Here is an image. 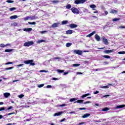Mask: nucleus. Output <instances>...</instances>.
<instances>
[{
    "instance_id": "nucleus-49",
    "label": "nucleus",
    "mask_w": 125,
    "mask_h": 125,
    "mask_svg": "<svg viewBox=\"0 0 125 125\" xmlns=\"http://www.w3.org/2000/svg\"><path fill=\"white\" fill-rule=\"evenodd\" d=\"M47 88H51V87H52V86H51V85H48L46 86Z\"/></svg>"
},
{
    "instance_id": "nucleus-29",
    "label": "nucleus",
    "mask_w": 125,
    "mask_h": 125,
    "mask_svg": "<svg viewBox=\"0 0 125 125\" xmlns=\"http://www.w3.org/2000/svg\"><path fill=\"white\" fill-rule=\"evenodd\" d=\"M103 57H104V58H106L107 59L111 58V57L109 55H104Z\"/></svg>"
},
{
    "instance_id": "nucleus-50",
    "label": "nucleus",
    "mask_w": 125,
    "mask_h": 125,
    "mask_svg": "<svg viewBox=\"0 0 125 125\" xmlns=\"http://www.w3.org/2000/svg\"><path fill=\"white\" fill-rule=\"evenodd\" d=\"M65 106H66V104H62L60 105V107H65Z\"/></svg>"
},
{
    "instance_id": "nucleus-37",
    "label": "nucleus",
    "mask_w": 125,
    "mask_h": 125,
    "mask_svg": "<svg viewBox=\"0 0 125 125\" xmlns=\"http://www.w3.org/2000/svg\"><path fill=\"white\" fill-rule=\"evenodd\" d=\"M102 111H109V108L108 107H105L104 108H103L102 109Z\"/></svg>"
},
{
    "instance_id": "nucleus-21",
    "label": "nucleus",
    "mask_w": 125,
    "mask_h": 125,
    "mask_svg": "<svg viewBox=\"0 0 125 125\" xmlns=\"http://www.w3.org/2000/svg\"><path fill=\"white\" fill-rule=\"evenodd\" d=\"M12 69H14V66H12L10 67H6L4 68V70L6 71L7 70H12Z\"/></svg>"
},
{
    "instance_id": "nucleus-4",
    "label": "nucleus",
    "mask_w": 125,
    "mask_h": 125,
    "mask_svg": "<svg viewBox=\"0 0 125 125\" xmlns=\"http://www.w3.org/2000/svg\"><path fill=\"white\" fill-rule=\"evenodd\" d=\"M85 1H86V0H76L74 1V3L75 4H80L81 3H84Z\"/></svg>"
},
{
    "instance_id": "nucleus-38",
    "label": "nucleus",
    "mask_w": 125,
    "mask_h": 125,
    "mask_svg": "<svg viewBox=\"0 0 125 125\" xmlns=\"http://www.w3.org/2000/svg\"><path fill=\"white\" fill-rule=\"evenodd\" d=\"M57 71L58 73H64V70H61V69H58Z\"/></svg>"
},
{
    "instance_id": "nucleus-17",
    "label": "nucleus",
    "mask_w": 125,
    "mask_h": 125,
    "mask_svg": "<svg viewBox=\"0 0 125 125\" xmlns=\"http://www.w3.org/2000/svg\"><path fill=\"white\" fill-rule=\"evenodd\" d=\"M74 103H80L81 104H82V103H83V100H78L76 102H75Z\"/></svg>"
},
{
    "instance_id": "nucleus-16",
    "label": "nucleus",
    "mask_w": 125,
    "mask_h": 125,
    "mask_svg": "<svg viewBox=\"0 0 125 125\" xmlns=\"http://www.w3.org/2000/svg\"><path fill=\"white\" fill-rule=\"evenodd\" d=\"M58 25H59V23H54L52 24V28H56V27H58Z\"/></svg>"
},
{
    "instance_id": "nucleus-36",
    "label": "nucleus",
    "mask_w": 125,
    "mask_h": 125,
    "mask_svg": "<svg viewBox=\"0 0 125 125\" xmlns=\"http://www.w3.org/2000/svg\"><path fill=\"white\" fill-rule=\"evenodd\" d=\"M6 2H8V3H13V2H14V1H12L11 0H7L6 1Z\"/></svg>"
},
{
    "instance_id": "nucleus-39",
    "label": "nucleus",
    "mask_w": 125,
    "mask_h": 125,
    "mask_svg": "<svg viewBox=\"0 0 125 125\" xmlns=\"http://www.w3.org/2000/svg\"><path fill=\"white\" fill-rule=\"evenodd\" d=\"M4 110H5V107L3 106L0 107V112H1V111H4Z\"/></svg>"
},
{
    "instance_id": "nucleus-10",
    "label": "nucleus",
    "mask_w": 125,
    "mask_h": 125,
    "mask_svg": "<svg viewBox=\"0 0 125 125\" xmlns=\"http://www.w3.org/2000/svg\"><path fill=\"white\" fill-rule=\"evenodd\" d=\"M96 33V32L95 31H93L92 33H90L89 34L87 35L86 36L87 38H90V37H92V36H93V35H94Z\"/></svg>"
},
{
    "instance_id": "nucleus-3",
    "label": "nucleus",
    "mask_w": 125,
    "mask_h": 125,
    "mask_svg": "<svg viewBox=\"0 0 125 125\" xmlns=\"http://www.w3.org/2000/svg\"><path fill=\"white\" fill-rule=\"evenodd\" d=\"M33 44H34V42H33V41H28L27 42H25L24 43L23 46H30V45H33Z\"/></svg>"
},
{
    "instance_id": "nucleus-35",
    "label": "nucleus",
    "mask_w": 125,
    "mask_h": 125,
    "mask_svg": "<svg viewBox=\"0 0 125 125\" xmlns=\"http://www.w3.org/2000/svg\"><path fill=\"white\" fill-rule=\"evenodd\" d=\"M24 21H27V20H30V17L29 16H27L25 18H24Z\"/></svg>"
},
{
    "instance_id": "nucleus-20",
    "label": "nucleus",
    "mask_w": 125,
    "mask_h": 125,
    "mask_svg": "<svg viewBox=\"0 0 125 125\" xmlns=\"http://www.w3.org/2000/svg\"><path fill=\"white\" fill-rule=\"evenodd\" d=\"M90 7L91 8H92L93 10H96L95 8L96 7V5H94V4H91L90 5Z\"/></svg>"
},
{
    "instance_id": "nucleus-54",
    "label": "nucleus",
    "mask_w": 125,
    "mask_h": 125,
    "mask_svg": "<svg viewBox=\"0 0 125 125\" xmlns=\"http://www.w3.org/2000/svg\"><path fill=\"white\" fill-rule=\"evenodd\" d=\"M103 88H109V86L106 85V86H104L103 87Z\"/></svg>"
},
{
    "instance_id": "nucleus-24",
    "label": "nucleus",
    "mask_w": 125,
    "mask_h": 125,
    "mask_svg": "<svg viewBox=\"0 0 125 125\" xmlns=\"http://www.w3.org/2000/svg\"><path fill=\"white\" fill-rule=\"evenodd\" d=\"M68 23V21H62V25H66Z\"/></svg>"
},
{
    "instance_id": "nucleus-42",
    "label": "nucleus",
    "mask_w": 125,
    "mask_h": 125,
    "mask_svg": "<svg viewBox=\"0 0 125 125\" xmlns=\"http://www.w3.org/2000/svg\"><path fill=\"white\" fill-rule=\"evenodd\" d=\"M10 64H13V62H7L6 63H5V65H9Z\"/></svg>"
},
{
    "instance_id": "nucleus-22",
    "label": "nucleus",
    "mask_w": 125,
    "mask_h": 125,
    "mask_svg": "<svg viewBox=\"0 0 125 125\" xmlns=\"http://www.w3.org/2000/svg\"><path fill=\"white\" fill-rule=\"evenodd\" d=\"M110 13H118V11L114 9H111L110 11Z\"/></svg>"
},
{
    "instance_id": "nucleus-48",
    "label": "nucleus",
    "mask_w": 125,
    "mask_h": 125,
    "mask_svg": "<svg viewBox=\"0 0 125 125\" xmlns=\"http://www.w3.org/2000/svg\"><path fill=\"white\" fill-rule=\"evenodd\" d=\"M65 121H66V119L63 118L62 120H60V123H62V122H65Z\"/></svg>"
},
{
    "instance_id": "nucleus-13",
    "label": "nucleus",
    "mask_w": 125,
    "mask_h": 125,
    "mask_svg": "<svg viewBox=\"0 0 125 125\" xmlns=\"http://www.w3.org/2000/svg\"><path fill=\"white\" fill-rule=\"evenodd\" d=\"M89 116H90V114H89V113H86V114H84L82 116V118H83V119H85V118H88V117H89Z\"/></svg>"
},
{
    "instance_id": "nucleus-27",
    "label": "nucleus",
    "mask_w": 125,
    "mask_h": 125,
    "mask_svg": "<svg viewBox=\"0 0 125 125\" xmlns=\"http://www.w3.org/2000/svg\"><path fill=\"white\" fill-rule=\"evenodd\" d=\"M62 112H57L55 113L54 116L55 117L56 116H60V115H61L62 114Z\"/></svg>"
},
{
    "instance_id": "nucleus-33",
    "label": "nucleus",
    "mask_w": 125,
    "mask_h": 125,
    "mask_svg": "<svg viewBox=\"0 0 125 125\" xmlns=\"http://www.w3.org/2000/svg\"><path fill=\"white\" fill-rule=\"evenodd\" d=\"M30 20H35V19H36V16H33L31 17H30Z\"/></svg>"
},
{
    "instance_id": "nucleus-26",
    "label": "nucleus",
    "mask_w": 125,
    "mask_h": 125,
    "mask_svg": "<svg viewBox=\"0 0 125 125\" xmlns=\"http://www.w3.org/2000/svg\"><path fill=\"white\" fill-rule=\"evenodd\" d=\"M13 50L12 49H7L5 50V52H11Z\"/></svg>"
},
{
    "instance_id": "nucleus-2",
    "label": "nucleus",
    "mask_w": 125,
    "mask_h": 125,
    "mask_svg": "<svg viewBox=\"0 0 125 125\" xmlns=\"http://www.w3.org/2000/svg\"><path fill=\"white\" fill-rule=\"evenodd\" d=\"M71 11L74 14H80V11L78 9V8L76 7H72L71 8Z\"/></svg>"
},
{
    "instance_id": "nucleus-19",
    "label": "nucleus",
    "mask_w": 125,
    "mask_h": 125,
    "mask_svg": "<svg viewBox=\"0 0 125 125\" xmlns=\"http://www.w3.org/2000/svg\"><path fill=\"white\" fill-rule=\"evenodd\" d=\"M9 45V44H6V45H5L3 43H1L0 44V47H6V46H8Z\"/></svg>"
},
{
    "instance_id": "nucleus-25",
    "label": "nucleus",
    "mask_w": 125,
    "mask_h": 125,
    "mask_svg": "<svg viewBox=\"0 0 125 125\" xmlns=\"http://www.w3.org/2000/svg\"><path fill=\"white\" fill-rule=\"evenodd\" d=\"M38 43H41V42H45V40H39L37 42Z\"/></svg>"
},
{
    "instance_id": "nucleus-28",
    "label": "nucleus",
    "mask_w": 125,
    "mask_h": 125,
    "mask_svg": "<svg viewBox=\"0 0 125 125\" xmlns=\"http://www.w3.org/2000/svg\"><path fill=\"white\" fill-rule=\"evenodd\" d=\"M77 100V98H73L69 100L70 102H73V101H76Z\"/></svg>"
},
{
    "instance_id": "nucleus-46",
    "label": "nucleus",
    "mask_w": 125,
    "mask_h": 125,
    "mask_svg": "<svg viewBox=\"0 0 125 125\" xmlns=\"http://www.w3.org/2000/svg\"><path fill=\"white\" fill-rule=\"evenodd\" d=\"M19 98H23V97H24V95L21 94V95H19Z\"/></svg>"
},
{
    "instance_id": "nucleus-47",
    "label": "nucleus",
    "mask_w": 125,
    "mask_h": 125,
    "mask_svg": "<svg viewBox=\"0 0 125 125\" xmlns=\"http://www.w3.org/2000/svg\"><path fill=\"white\" fill-rule=\"evenodd\" d=\"M24 64H18L17 65V67H22V66H23Z\"/></svg>"
},
{
    "instance_id": "nucleus-14",
    "label": "nucleus",
    "mask_w": 125,
    "mask_h": 125,
    "mask_svg": "<svg viewBox=\"0 0 125 125\" xmlns=\"http://www.w3.org/2000/svg\"><path fill=\"white\" fill-rule=\"evenodd\" d=\"M65 34L66 35H71V34H73V30L69 29L66 31Z\"/></svg>"
},
{
    "instance_id": "nucleus-64",
    "label": "nucleus",
    "mask_w": 125,
    "mask_h": 125,
    "mask_svg": "<svg viewBox=\"0 0 125 125\" xmlns=\"http://www.w3.org/2000/svg\"><path fill=\"white\" fill-rule=\"evenodd\" d=\"M16 82H19V80H16L13 81V83H16Z\"/></svg>"
},
{
    "instance_id": "nucleus-40",
    "label": "nucleus",
    "mask_w": 125,
    "mask_h": 125,
    "mask_svg": "<svg viewBox=\"0 0 125 125\" xmlns=\"http://www.w3.org/2000/svg\"><path fill=\"white\" fill-rule=\"evenodd\" d=\"M10 11H13V10H16V8L15 7H12L9 8Z\"/></svg>"
},
{
    "instance_id": "nucleus-8",
    "label": "nucleus",
    "mask_w": 125,
    "mask_h": 125,
    "mask_svg": "<svg viewBox=\"0 0 125 125\" xmlns=\"http://www.w3.org/2000/svg\"><path fill=\"white\" fill-rule=\"evenodd\" d=\"M69 27L71 29H74L75 28H77V27H78V25L74 24V23H71V24H69Z\"/></svg>"
},
{
    "instance_id": "nucleus-15",
    "label": "nucleus",
    "mask_w": 125,
    "mask_h": 125,
    "mask_svg": "<svg viewBox=\"0 0 125 125\" xmlns=\"http://www.w3.org/2000/svg\"><path fill=\"white\" fill-rule=\"evenodd\" d=\"M3 95L5 97V98H8V97H9V96H10V93H4L3 94Z\"/></svg>"
},
{
    "instance_id": "nucleus-5",
    "label": "nucleus",
    "mask_w": 125,
    "mask_h": 125,
    "mask_svg": "<svg viewBox=\"0 0 125 125\" xmlns=\"http://www.w3.org/2000/svg\"><path fill=\"white\" fill-rule=\"evenodd\" d=\"M103 42L105 44V45H108L109 44V42H108V40L106 39L105 36L103 37Z\"/></svg>"
},
{
    "instance_id": "nucleus-57",
    "label": "nucleus",
    "mask_w": 125,
    "mask_h": 125,
    "mask_svg": "<svg viewBox=\"0 0 125 125\" xmlns=\"http://www.w3.org/2000/svg\"><path fill=\"white\" fill-rule=\"evenodd\" d=\"M110 95H105L104 96H103V97H109V96H110Z\"/></svg>"
},
{
    "instance_id": "nucleus-60",
    "label": "nucleus",
    "mask_w": 125,
    "mask_h": 125,
    "mask_svg": "<svg viewBox=\"0 0 125 125\" xmlns=\"http://www.w3.org/2000/svg\"><path fill=\"white\" fill-rule=\"evenodd\" d=\"M97 93H99V91H96L95 92H94V94H97Z\"/></svg>"
},
{
    "instance_id": "nucleus-12",
    "label": "nucleus",
    "mask_w": 125,
    "mask_h": 125,
    "mask_svg": "<svg viewBox=\"0 0 125 125\" xmlns=\"http://www.w3.org/2000/svg\"><path fill=\"white\" fill-rule=\"evenodd\" d=\"M23 31L24 32H31V31H33V28H24L23 29Z\"/></svg>"
},
{
    "instance_id": "nucleus-63",
    "label": "nucleus",
    "mask_w": 125,
    "mask_h": 125,
    "mask_svg": "<svg viewBox=\"0 0 125 125\" xmlns=\"http://www.w3.org/2000/svg\"><path fill=\"white\" fill-rule=\"evenodd\" d=\"M119 28L121 29H125V26H120Z\"/></svg>"
},
{
    "instance_id": "nucleus-34",
    "label": "nucleus",
    "mask_w": 125,
    "mask_h": 125,
    "mask_svg": "<svg viewBox=\"0 0 125 125\" xmlns=\"http://www.w3.org/2000/svg\"><path fill=\"white\" fill-rule=\"evenodd\" d=\"M72 45V43H69V42H68V43H66V47H70V46Z\"/></svg>"
},
{
    "instance_id": "nucleus-7",
    "label": "nucleus",
    "mask_w": 125,
    "mask_h": 125,
    "mask_svg": "<svg viewBox=\"0 0 125 125\" xmlns=\"http://www.w3.org/2000/svg\"><path fill=\"white\" fill-rule=\"evenodd\" d=\"M104 53H106V54H109V53H111V52H114V49L112 50H105L104 51Z\"/></svg>"
},
{
    "instance_id": "nucleus-44",
    "label": "nucleus",
    "mask_w": 125,
    "mask_h": 125,
    "mask_svg": "<svg viewBox=\"0 0 125 125\" xmlns=\"http://www.w3.org/2000/svg\"><path fill=\"white\" fill-rule=\"evenodd\" d=\"M14 114H15V112H11V113H8L7 114V116H10V115H14Z\"/></svg>"
},
{
    "instance_id": "nucleus-6",
    "label": "nucleus",
    "mask_w": 125,
    "mask_h": 125,
    "mask_svg": "<svg viewBox=\"0 0 125 125\" xmlns=\"http://www.w3.org/2000/svg\"><path fill=\"white\" fill-rule=\"evenodd\" d=\"M74 52L78 55H82L83 54V52L80 50H75L74 51Z\"/></svg>"
},
{
    "instance_id": "nucleus-31",
    "label": "nucleus",
    "mask_w": 125,
    "mask_h": 125,
    "mask_svg": "<svg viewBox=\"0 0 125 125\" xmlns=\"http://www.w3.org/2000/svg\"><path fill=\"white\" fill-rule=\"evenodd\" d=\"M73 67H79V66H81V64L80 63H74L73 64Z\"/></svg>"
},
{
    "instance_id": "nucleus-52",
    "label": "nucleus",
    "mask_w": 125,
    "mask_h": 125,
    "mask_svg": "<svg viewBox=\"0 0 125 125\" xmlns=\"http://www.w3.org/2000/svg\"><path fill=\"white\" fill-rule=\"evenodd\" d=\"M84 97H86V94H84L82 96V98H84Z\"/></svg>"
},
{
    "instance_id": "nucleus-1",
    "label": "nucleus",
    "mask_w": 125,
    "mask_h": 125,
    "mask_svg": "<svg viewBox=\"0 0 125 125\" xmlns=\"http://www.w3.org/2000/svg\"><path fill=\"white\" fill-rule=\"evenodd\" d=\"M33 62H34L33 60H29L27 61H24L23 62V63H24V64H26V65L30 64V65H31V66H35V63Z\"/></svg>"
},
{
    "instance_id": "nucleus-9",
    "label": "nucleus",
    "mask_w": 125,
    "mask_h": 125,
    "mask_svg": "<svg viewBox=\"0 0 125 125\" xmlns=\"http://www.w3.org/2000/svg\"><path fill=\"white\" fill-rule=\"evenodd\" d=\"M125 107V104H121L119 105H117L116 106L115 109L116 110H118V109H121L122 108H124Z\"/></svg>"
},
{
    "instance_id": "nucleus-11",
    "label": "nucleus",
    "mask_w": 125,
    "mask_h": 125,
    "mask_svg": "<svg viewBox=\"0 0 125 125\" xmlns=\"http://www.w3.org/2000/svg\"><path fill=\"white\" fill-rule=\"evenodd\" d=\"M95 39L97 42H100V36L98 34H96L95 36Z\"/></svg>"
},
{
    "instance_id": "nucleus-41",
    "label": "nucleus",
    "mask_w": 125,
    "mask_h": 125,
    "mask_svg": "<svg viewBox=\"0 0 125 125\" xmlns=\"http://www.w3.org/2000/svg\"><path fill=\"white\" fill-rule=\"evenodd\" d=\"M28 24H30V25H36V22H28Z\"/></svg>"
},
{
    "instance_id": "nucleus-23",
    "label": "nucleus",
    "mask_w": 125,
    "mask_h": 125,
    "mask_svg": "<svg viewBox=\"0 0 125 125\" xmlns=\"http://www.w3.org/2000/svg\"><path fill=\"white\" fill-rule=\"evenodd\" d=\"M65 7L66 9H70L71 7H72V6L71 5V4H68L66 5Z\"/></svg>"
},
{
    "instance_id": "nucleus-51",
    "label": "nucleus",
    "mask_w": 125,
    "mask_h": 125,
    "mask_svg": "<svg viewBox=\"0 0 125 125\" xmlns=\"http://www.w3.org/2000/svg\"><path fill=\"white\" fill-rule=\"evenodd\" d=\"M79 110H86V108L84 107H81L79 108Z\"/></svg>"
},
{
    "instance_id": "nucleus-53",
    "label": "nucleus",
    "mask_w": 125,
    "mask_h": 125,
    "mask_svg": "<svg viewBox=\"0 0 125 125\" xmlns=\"http://www.w3.org/2000/svg\"><path fill=\"white\" fill-rule=\"evenodd\" d=\"M13 108V107L11 106L8 107L7 110H11V109H12Z\"/></svg>"
},
{
    "instance_id": "nucleus-18",
    "label": "nucleus",
    "mask_w": 125,
    "mask_h": 125,
    "mask_svg": "<svg viewBox=\"0 0 125 125\" xmlns=\"http://www.w3.org/2000/svg\"><path fill=\"white\" fill-rule=\"evenodd\" d=\"M10 19L13 20V19H16V18H18V16L17 15H14L10 17Z\"/></svg>"
},
{
    "instance_id": "nucleus-45",
    "label": "nucleus",
    "mask_w": 125,
    "mask_h": 125,
    "mask_svg": "<svg viewBox=\"0 0 125 125\" xmlns=\"http://www.w3.org/2000/svg\"><path fill=\"white\" fill-rule=\"evenodd\" d=\"M44 84H41L38 85V87H39V88H41V87H42L43 86H44Z\"/></svg>"
},
{
    "instance_id": "nucleus-62",
    "label": "nucleus",
    "mask_w": 125,
    "mask_h": 125,
    "mask_svg": "<svg viewBox=\"0 0 125 125\" xmlns=\"http://www.w3.org/2000/svg\"><path fill=\"white\" fill-rule=\"evenodd\" d=\"M83 124H84V122H81V123H79L78 124V125H83Z\"/></svg>"
},
{
    "instance_id": "nucleus-32",
    "label": "nucleus",
    "mask_w": 125,
    "mask_h": 125,
    "mask_svg": "<svg viewBox=\"0 0 125 125\" xmlns=\"http://www.w3.org/2000/svg\"><path fill=\"white\" fill-rule=\"evenodd\" d=\"M120 20H121V19H120V18H115V19H113L112 20V21H113V22H115V21H120Z\"/></svg>"
},
{
    "instance_id": "nucleus-43",
    "label": "nucleus",
    "mask_w": 125,
    "mask_h": 125,
    "mask_svg": "<svg viewBox=\"0 0 125 125\" xmlns=\"http://www.w3.org/2000/svg\"><path fill=\"white\" fill-rule=\"evenodd\" d=\"M118 54H125V51H120L118 52Z\"/></svg>"
},
{
    "instance_id": "nucleus-59",
    "label": "nucleus",
    "mask_w": 125,
    "mask_h": 125,
    "mask_svg": "<svg viewBox=\"0 0 125 125\" xmlns=\"http://www.w3.org/2000/svg\"><path fill=\"white\" fill-rule=\"evenodd\" d=\"M104 14H105V15H108V11H104Z\"/></svg>"
},
{
    "instance_id": "nucleus-61",
    "label": "nucleus",
    "mask_w": 125,
    "mask_h": 125,
    "mask_svg": "<svg viewBox=\"0 0 125 125\" xmlns=\"http://www.w3.org/2000/svg\"><path fill=\"white\" fill-rule=\"evenodd\" d=\"M53 81H58V78H53Z\"/></svg>"
},
{
    "instance_id": "nucleus-55",
    "label": "nucleus",
    "mask_w": 125,
    "mask_h": 125,
    "mask_svg": "<svg viewBox=\"0 0 125 125\" xmlns=\"http://www.w3.org/2000/svg\"><path fill=\"white\" fill-rule=\"evenodd\" d=\"M89 103H90V102L87 101V102H84L83 104H88Z\"/></svg>"
},
{
    "instance_id": "nucleus-30",
    "label": "nucleus",
    "mask_w": 125,
    "mask_h": 125,
    "mask_svg": "<svg viewBox=\"0 0 125 125\" xmlns=\"http://www.w3.org/2000/svg\"><path fill=\"white\" fill-rule=\"evenodd\" d=\"M52 3H59L60 2L59 0H54L52 1Z\"/></svg>"
},
{
    "instance_id": "nucleus-56",
    "label": "nucleus",
    "mask_w": 125,
    "mask_h": 125,
    "mask_svg": "<svg viewBox=\"0 0 125 125\" xmlns=\"http://www.w3.org/2000/svg\"><path fill=\"white\" fill-rule=\"evenodd\" d=\"M46 32H47V31H41L40 33L41 34H44V33H46Z\"/></svg>"
},
{
    "instance_id": "nucleus-58",
    "label": "nucleus",
    "mask_w": 125,
    "mask_h": 125,
    "mask_svg": "<svg viewBox=\"0 0 125 125\" xmlns=\"http://www.w3.org/2000/svg\"><path fill=\"white\" fill-rule=\"evenodd\" d=\"M104 64L105 65H108L109 64V62H104Z\"/></svg>"
}]
</instances>
